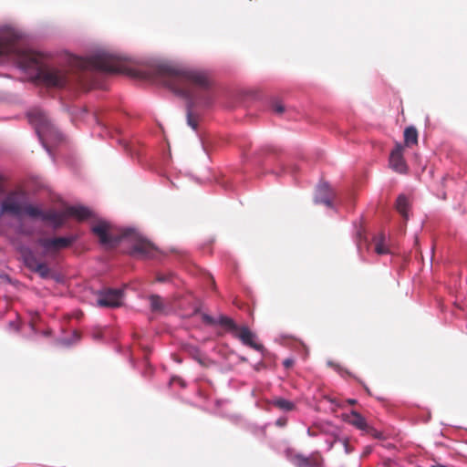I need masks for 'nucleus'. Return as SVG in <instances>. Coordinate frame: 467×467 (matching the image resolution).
Returning <instances> with one entry per match:
<instances>
[{
  "label": "nucleus",
  "instance_id": "nucleus-1",
  "mask_svg": "<svg viewBox=\"0 0 467 467\" xmlns=\"http://www.w3.org/2000/svg\"><path fill=\"white\" fill-rule=\"evenodd\" d=\"M5 55H14L19 67L34 73L47 86L63 88L69 81L67 70L47 66L46 56L31 48L19 31H0V57Z\"/></svg>",
  "mask_w": 467,
  "mask_h": 467
},
{
  "label": "nucleus",
  "instance_id": "nucleus-2",
  "mask_svg": "<svg viewBox=\"0 0 467 467\" xmlns=\"http://www.w3.org/2000/svg\"><path fill=\"white\" fill-rule=\"evenodd\" d=\"M158 72L171 90L188 99L192 104L209 107L213 102L214 79L209 70L163 63L158 67Z\"/></svg>",
  "mask_w": 467,
  "mask_h": 467
},
{
  "label": "nucleus",
  "instance_id": "nucleus-3",
  "mask_svg": "<svg viewBox=\"0 0 467 467\" xmlns=\"http://www.w3.org/2000/svg\"><path fill=\"white\" fill-rule=\"evenodd\" d=\"M72 69L98 70L105 73H130L131 58L107 49H99L87 57H70Z\"/></svg>",
  "mask_w": 467,
  "mask_h": 467
},
{
  "label": "nucleus",
  "instance_id": "nucleus-4",
  "mask_svg": "<svg viewBox=\"0 0 467 467\" xmlns=\"http://www.w3.org/2000/svg\"><path fill=\"white\" fill-rule=\"evenodd\" d=\"M92 233L99 239V243L108 248H113L122 240H129L132 243V254L141 256H150L153 252V245L142 238L134 229H124L119 234L112 232L111 225L100 221L92 226Z\"/></svg>",
  "mask_w": 467,
  "mask_h": 467
},
{
  "label": "nucleus",
  "instance_id": "nucleus-5",
  "mask_svg": "<svg viewBox=\"0 0 467 467\" xmlns=\"http://www.w3.org/2000/svg\"><path fill=\"white\" fill-rule=\"evenodd\" d=\"M1 215H11L13 217H21L27 215L36 218L38 213V207L27 202L26 196L22 191H11L2 200L0 204Z\"/></svg>",
  "mask_w": 467,
  "mask_h": 467
},
{
  "label": "nucleus",
  "instance_id": "nucleus-6",
  "mask_svg": "<svg viewBox=\"0 0 467 467\" xmlns=\"http://www.w3.org/2000/svg\"><path fill=\"white\" fill-rule=\"evenodd\" d=\"M97 305L100 307L115 308L122 305L123 291L121 289L105 288L98 293Z\"/></svg>",
  "mask_w": 467,
  "mask_h": 467
},
{
  "label": "nucleus",
  "instance_id": "nucleus-7",
  "mask_svg": "<svg viewBox=\"0 0 467 467\" xmlns=\"http://www.w3.org/2000/svg\"><path fill=\"white\" fill-rule=\"evenodd\" d=\"M346 420L365 434L370 435L378 440L383 439V433L368 425L366 419L356 410H351L350 414L346 416Z\"/></svg>",
  "mask_w": 467,
  "mask_h": 467
},
{
  "label": "nucleus",
  "instance_id": "nucleus-8",
  "mask_svg": "<svg viewBox=\"0 0 467 467\" xmlns=\"http://www.w3.org/2000/svg\"><path fill=\"white\" fill-rule=\"evenodd\" d=\"M29 122L35 127L36 132L41 138L44 133L52 129V125L47 114L40 109H32L27 113Z\"/></svg>",
  "mask_w": 467,
  "mask_h": 467
},
{
  "label": "nucleus",
  "instance_id": "nucleus-9",
  "mask_svg": "<svg viewBox=\"0 0 467 467\" xmlns=\"http://www.w3.org/2000/svg\"><path fill=\"white\" fill-rule=\"evenodd\" d=\"M76 236L39 238L37 240V244L41 245L47 253H52L70 246L76 241Z\"/></svg>",
  "mask_w": 467,
  "mask_h": 467
},
{
  "label": "nucleus",
  "instance_id": "nucleus-10",
  "mask_svg": "<svg viewBox=\"0 0 467 467\" xmlns=\"http://www.w3.org/2000/svg\"><path fill=\"white\" fill-rule=\"evenodd\" d=\"M234 337L238 338L244 345L248 346L256 351H265V347L261 343L255 341L256 335L245 326L239 327L234 334Z\"/></svg>",
  "mask_w": 467,
  "mask_h": 467
},
{
  "label": "nucleus",
  "instance_id": "nucleus-11",
  "mask_svg": "<svg viewBox=\"0 0 467 467\" xmlns=\"http://www.w3.org/2000/svg\"><path fill=\"white\" fill-rule=\"evenodd\" d=\"M389 167L396 172L404 174L408 171V166L403 157V146L397 144L389 155Z\"/></svg>",
  "mask_w": 467,
  "mask_h": 467
},
{
  "label": "nucleus",
  "instance_id": "nucleus-12",
  "mask_svg": "<svg viewBox=\"0 0 467 467\" xmlns=\"http://www.w3.org/2000/svg\"><path fill=\"white\" fill-rule=\"evenodd\" d=\"M38 213L39 214H37L36 218L51 222L54 223L55 227H60L67 220L66 209L63 212H57L55 210L43 212L38 208Z\"/></svg>",
  "mask_w": 467,
  "mask_h": 467
},
{
  "label": "nucleus",
  "instance_id": "nucleus-13",
  "mask_svg": "<svg viewBox=\"0 0 467 467\" xmlns=\"http://www.w3.org/2000/svg\"><path fill=\"white\" fill-rule=\"evenodd\" d=\"M293 463L296 467H321L322 458L319 454H312L309 457L296 454L293 457Z\"/></svg>",
  "mask_w": 467,
  "mask_h": 467
},
{
  "label": "nucleus",
  "instance_id": "nucleus-14",
  "mask_svg": "<svg viewBox=\"0 0 467 467\" xmlns=\"http://www.w3.org/2000/svg\"><path fill=\"white\" fill-rule=\"evenodd\" d=\"M333 192L327 183H321L318 186L316 202L325 204L327 207L332 206Z\"/></svg>",
  "mask_w": 467,
  "mask_h": 467
},
{
  "label": "nucleus",
  "instance_id": "nucleus-15",
  "mask_svg": "<svg viewBox=\"0 0 467 467\" xmlns=\"http://www.w3.org/2000/svg\"><path fill=\"white\" fill-rule=\"evenodd\" d=\"M91 211L85 206H68L66 208L67 217H75L79 221L86 220L91 216Z\"/></svg>",
  "mask_w": 467,
  "mask_h": 467
},
{
  "label": "nucleus",
  "instance_id": "nucleus-16",
  "mask_svg": "<svg viewBox=\"0 0 467 467\" xmlns=\"http://www.w3.org/2000/svg\"><path fill=\"white\" fill-rule=\"evenodd\" d=\"M409 208H410V202L406 195L400 194L397 198L396 201V210L399 212V213L404 218V220H408L409 215Z\"/></svg>",
  "mask_w": 467,
  "mask_h": 467
},
{
  "label": "nucleus",
  "instance_id": "nucleus-17",
  "mask_svg": "<svg viewBox=\"0 0 467 467\" xmlns=\"http://www.w3.org/2000/svg\"><path fill=\"white\" fill-rule=\"evenodd\" d=\"M23 258L26 266L33 271L41 262L36 258V254L29 249L23 252Z\"/></svg>",
  "mask_w": 467,
  "mask_h": 467
},
{
  "label": "nucleus",
  "instance_id": "nucleus-18",
  "mask_svg": "<svg viewBox=\"0 0 467 467\" xmlns=\"http://www.w3.org/2000/svg\"><path fill=\"white\" fill-rule=\"evenodd\" d=\"M404 143L407 147H410L418 143V131L416 128L410 126L405 129Z\"/></svg>",
  "mask_w": 467,
  "mask_h": 467
},
{
  "label": "nucleus",
  "instance_id": "nucleus-19",
  "mask_svg": "<svg viewBox=\"0 0 467 467\" xmlns=\"http://www.w3.org/2000/svg\"><path fill=\"white\" fill-rule=\"evenodd\" d=\"M385 234L383 233L379 234L373 238L375 244V252L378 254H387L389 253V247L385 244Z\"/></svg>",
  "mask_w": 467,
  "mask_h": 467
},
{
  "label": "nucleus",
  "instance_id": "nucleus-20",
  "mask_svg": "<svg viewBox=\"0 0 467 467\" xmlns=\"http://www.w3.org/2000/svg\"><path fill=\"white\" fill-rule=\"evenodd\" d=\"M201 106V104H192V101H188L187 106V123L193 130L197 129L198 126V117L193 114V108Z\"/></svg>",
  "mask_w": 467,
  "mask_h": 467
},
{
  "label": "nucleus",
  "instance_id": "nucleus-21",
  "mask_svg": "<svg viewBox=\"0 0 467 467\" xmlns=\"http://www.w3.org/2000/svg\"><path fill=\"white\" fill-rule=\"evenodd\" d=\"M272 404L277 409L284 411H291L296 408L295 404L292 401L283 398L274 400L272 401Z\"/></svg>",
  "mask_w": 467,
  "mask_h": 467
},
{
  "label": "nucleus",
  "instance_id": "nucleus-22",
  "mask_svg": "<svg viewBox=\"0 0 467 467\" xmlns=\"http://www.w3.org/2000/svg\"><path fill=\"white\" fill-rule=\"evenodd\" d=\"M217 323L230 330L233 335L239 327V326H237L232 318L225 316H221Z\"/></svg>",
  "mask_w": 467,
  "mask_h": 467
},
{
  "label": "nucleus",
  "instance_id": "nucleus-23",
  "mask_svg": "<svg viewBox=\"0 0 467 467\" xmlns=\"http://www.w3.org/2000/svg\"><path fill=\"white\" fill-rule=\"evenodd\" d=\"M150 303V309L153 312H160L163 309L162 299L158 295H151L149 297Z\"/></svg>",
  "mask_w": 467,
  "mask_h": 467
},
{
  "label": "nucleus",
  "instance_id": "nucleus-24",
  "mask_svg": "<svg viewBox=\"0 0 467 467\" xmlns=\"http://www.w3.org/2000/svg\"><path fill=\"white\" fill-rule=\"evenodd\" d=\"M32 272L38 274L42 278H47L51 271L46 263L41 262Z\"/></svg>",
  "mask_w": 467,
  "mask_h": 467
},
{
  "label": "nucleus",
  "instance_id": "nucleus-25",
  "mask_svg": "<svg viewBox=\"0 0 467 467\" xmlns=\"http://www.w3.org/2000/svg\"><path fill=\"white\" fill-rule=\"evenodd\" d=\"M271 107L272 109L277 114H282L285 111V106L279 100H274L271 104Z\"/></svg>",
  "mask_w": 467,
  "mask_h": 467
},
{
  "label": "nucleus",
  "instance_id": "nucleus-26",
  "mask_svg": "<svg viewBox=\"0 0 467 467\" xmlns=\"http://www.w3.org/2000/svg\"><path fill=\"white\" fill-rule=\"evenodd\" d=\"M202 319H203V321H204L205 323H207V324H211V325L217 324V321H215V320L213 319V317H210V316H208V315H204V316L202 317Z\"/></svg>",
  "mask_w": 467,
  "mask_h": 467
},
{
  "label": "nucleus",
  "instance_id": "nucleus-27",
  "mask_svg": "<svg viewBox=\"0 0 467 467\" xmlns=\"http://www.w3.org/2000/svg\"><path fill=\"white\" fill-rule=\"evenodd\" d=\"M283 365L286 368H290L294 365V360L292 358H286L283 361Z\"/></svg>",
  "mask_w": 467,
  "mask_h": 467
},
{
  "label": "nucleus",
  "instance_id": "nucleus-28",
  "mask_svg": "<svg viewBox=\"0 0 467 467\" xmlns=\"http://www.w3.org/2000/svg\"><path fill=\"white\" fill-rule=\"evenodd\" d=\"M92 337L96 340L100 339L102 337V331L99 329L93 331Z\"/></svg>",
  "mask_w": 467,
  "mask_h": 467
},
{
  "label": "nucleus",
  "instance_id": "nucleus-29",
  "mask_svg": "<svg viewBox=\"0 0 467 467\" xmlns=\"http://www.w3.org/2000/svg\"><path fill=\"white\" fill-rule=\"evenodd\" d=\"M16 26V24H6L5 26H3L2 27H0V29H6V30H9V29H15V27Z\"/></svg>",
  "mask_w": 467,
  "mask_h": 467
},
{
  "label": "nucleus",
  "instance_id": "nucleus-30",
  "mask_svg": "<svg viewBox=\"0 0 467 467\" xmlns=\"http://www.w3.org/2000/svg\"><path fill=\"white\" fill-rule=\"evenodd\" d=\"M276 424L280 427H284L286 424V420L280 418L276 420Z\"/></svg>",
  "mask_w": 467,
  "mask_h": 467
},
{
  "label": "nucleus",
  "instance_id": "nucleus-31",
  "mask_svg": "<svg viewBox=\"0 0 467 467\" xmlns=\"http://www.w3.org/2000/svg\"><path fill=\"white\" fill-rule=\"evenodd\" d=\"M348 404L350 405H355L357 403V400H352V399H349L347 400Z\"/></svg>",
  "mask_w": 467,
  "mask_h": 467
},
{
  "label": "nucleus",
  "instance_id": "nucleus-32",
  "mask_svg": "<svg viewBox=\"0 0 467 467\" xmlns=\"http://www.w3.org/2000/svg\"><path fill=\"white\" fill-rule=\"evenodd\" d=\"M165 280H166V278L164 276H162V275H159L157 277V281H159V282H164Z\"/></svg>",
  "mask_w": 467,
  "mask_h": 467
},
{
  "label": "nucleus",
  "instance_id": "nucleus-33",
  "mask_svg": "<svg viewBox=\"0 0 467 467\" xmlns=\"http://www.w3.org/2000/svg\"><path fill=\"white\" fill-rule=\"evenodd\" d=\"M431 467H447V466L437 463V464L431 465Z\"/></svg>",
  "mask_w": 467,
  "mask_h": 467
},
{
  "label": "nucleus",
  "instance_id": "nucleus-34",
  "mask_svg": "<svg viewBox=\"0 0 467 467\" xmlns=\"http://www.w3.org/2000/svg\"><path fill=\"white\" fill-rule=\"evenodd\" d=\"M124 148H125L126 150H128V148H129V144H128L127 142H125V143H124Z\"/></svg>",
  "mask_w": 467,
  "mask_h": 467
}]
</instances>
